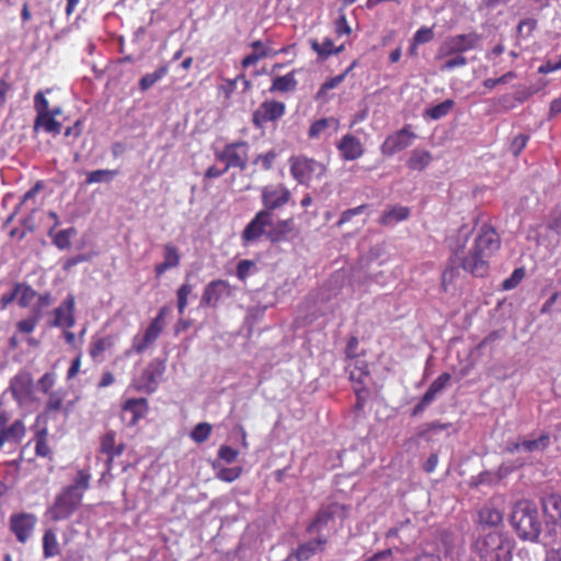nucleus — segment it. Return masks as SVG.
I'll return each mask as SVG.
<instances>
[{"label": "nucleus", "mask_w": 561, "mask_h": 561, "mask_svg": "<svg viewBox=\"0 0 561 561\" xmlns=\"http://www.w3.org/2000/svg\"><path fill=\"white\" fill-rule=\"evenodd\" d=\"M33 442L35 443V454L37 457L53 458V450L48 445V432L46 428L38 430L33 437Z\"/></svg>", "instance_id": "obj_37"}, {"label": "nucleus", "mask_w": 561, "mask_h": 561, "mask_svg": "<svg viewBox=\"0 0 561 561\" xmlns=\"http://www.w3.org/2000/svg\"><path fill=\"white\" fill-rule=\"evenodd\" d=\"M455 105V102L450 99H447L443 101L442 103L428 108L426 111V115L430 116L432 119H440L449 114V112L453 110Z\"/></svg>", "instance_id": "obj_44"}, {"label": "nucleus", "mask_w": 561, "mask_h": 561, "mask_svg": "<svg viewBox=\"0 0 561 561\" xmlns=\"http://www.w3.org/2000/svg\"><path fill=\"white\" fill-rule=\"evenodd\" d=\"M149 405L148 401L145 398L138 399H128L123 404V411L125 413H130L131 417L128 421L129 425H135L146 416L148 412Z\"/></svg>", "instance_id": "obj_26"}, {"label": "nucleus", "mask_w": 561, "mask_h": 561, "mask_svg": "<svg viewBox=\"0 0 561 561\" xmlns=\"http://www.w3.org/2000/svg\"><path fill=\"white\" fill-rule=\"evenodd\" d=\"M289 172L299 184L310 186L313 182L322 180L327 173V167L313 158L297 154L289 158Z\"/></svg>", "instance_id": "obj_4"}, {"label": "nucleus", "mask_w": 561, "mask_h": 561, "mask_svg": "<svg viewBox=\"0 0 561 561\" xmlns=\"http://www.w3.org/2000/svg\"><path fill=\"white\" fill-rule=\"evenodd\" d=\"M537 92L538 89H534L533 87H518L515 91L514 99L522 104Z\"/></svg>", "instance_id": "obj_63"}, {"label": "nucleus", "mask_w": 561, "mask_h": 561, "mask_svg": "<svg viewBox=\"0 0 561 561\" xmlns=\"http://www.w3.org/2000/svg\"><path fill=\"white\" fill-rule=\"evenodd\" d=\"M211 433V425L208 423L197 424L191 432V438L196 443H204L208 439Z\"/></svg>", "instance_id": "obj_49"}, {"label": "nucleus", "mask_w": 561, "mask_h": 561, "mask_svg": "<svg viewBox=\"0 0 561 561\" xmlns=\"http://www.w3.org/2000/svg\"><path fill=\"white\" fill-rule=\"evenodd\" d=\"M115 337L111 334L104 336H93L89 345V355L93 360H99L104 352L113 348Z\"/></svg>", "instance_id": "obj_31"}, {"label": "nucleus", "mask_w": 561, "mask_h": 561, "mask_svg": "<svg viewBox=\"0 0 561 561\" xmlns=\"http://www.w3.org/2000/svg\"><path fill=\"white\" fill-rule=\"evenodd\" d=\"M279 51H272V50L253 51L242 59V62H241L242 67L248 68L250 66H254L257 64L259 60H261L267 56H271V55H277Z\"/></svg>", "instance_id": "obj_51"}, {"label": "nucleus", "mask_w": 561, "mask_h": 561, "mask_svg": "<svg viewBox=\"0 0 561 561\" xmlns=\"http://www.w3.org/2000/svg\"><path fill=\"white\" fill-rule=\"evenodd\" d=\"M433 38V30L431 27L422 26L414 33L412 41L414 42L415 45H422L430 43Z\"/></svg>", "instance_id": "obj_55"}, {"label": "nucleus", "mask_w": 561, "mask_h": 561, "mask_svg": "<svg viewBox=\"0 0 561 561\" xmlns=\"http://www.w3.org/2000/svg\"><path fill=\"white\" fill-rule=\"evenodd\" d=\"M336 148L343 160L354 161L364 154V147L360 140L352 134L344 135L336 144Z\"/></svg>", "instance_id": "obj_21"}, {"label": "nucleus", "mask_w": 561, "mask_h": 561, "mask_svg": "<svg viewBox=\"0 0 561 561\" xmlns=\"http://www.w3.org/2000/svg\"><path fill=\"white\" fill-rule=\"evenodd\" d=\"M433 161L432 153L426 149L415 148L410 152L407 167L411 171H424Z\"/></svg>", "instance_id": "obj_28"}, {"label": "nucleus", "mask_w": 561, "mask_h": 561, "mask_svg": "<svg viewBox=\"0 0 561 561\" xmlns=\"http://www.w3.org/2000/svg\"><path fill=\"white\" fill-rule=\"evenodd\" d=\"M479 522L481 525L496 527L503 522V513L493 506L485 505L479 511Z\"/></svg>", "instance_id": "obj_36"}, {"label": "nucleus", "mask_w": 561, "mask_h": 561, "mask_svg": "<svg viewBox=\"0 0 561 561\" xmlns=\"http://www.w3.org/2000/svg\"><path fill=\"white\" fill-rule=\"evenodd\" d=\"M26 435V426L23 420L13 421L10 425L0 426V450L5 443L20 444Z\"/></svg>", "instance_id": "obj_23"}, {"label": "nucleus", "mask_w": 561, "mask_h": 561, "mask_svg": "<svg viewBox=\"0 0 561 561\" xmlns=\"http://www.w3.org/2000/svg\"><path fill=\"white\" fill-rule=\"evenodd\" d=\"M76 299L72 294H69L65 300L54 310V320L50 327L71 329L76 324Z\"/></svg>", "instance_id": "obj_19"}, {"label": "nucleus", "mask_w": 561, "mask_h": 561, "mask_svg": "<svg viewBox=\"0 0 561 561\" xmlns=\"http://www.w3.org/2000/svg\"><path fill=\"white\" fill-rule=\"evenodd\" d=\"M524 276H525V270L523 267L515 268L513 271L512 275L503 282V284H502L503 289L510 290V289L515 288L522 282Z\"/></svg>", "instance_id": "obj_53"}, {"label": "nucleus", "mask_w": 561, "mask_h": 561, "mask_svg": "<svg viewBox=\"0 0 561 561\" xmlns=\"http://www.w3.org/2000/svg\"><path fill=\"white\" fill-rule=\"evenodd\" d=\"M310 46L321 60H325L332 55H337L344 49L343 44L335 47L331 38H324L322 43H319L317 39H311Z\"/></svg>", "instance_id": "obj_33"}, {"label": "nucleus", "mask_w": 561, "mask_h": 561, "mask_svg": "<svg viewBox=\"0 0 561 561\" xmlns=\"http://www.w3.org/2000/svg\"><path fill=\"white\" fill-rule=\"evenodd\" d=\"M462 55L463 50L460 47L456 36H448L439 46L437 51V58H447L454 55Z\"/></svg>", "instance_id": "obj_38"}, {"label": "nucleus", "mask_w": 561, "mask_h": 561, "mask_svg": "<svg viewBox=\"0 0 561 561\" xmlns=\"http://www.w3.org/2000/svg\"><path fill=\"white\" fill-rule=\"evenodd\" d=\"M368 205L367 204H362L357 207H354V208H350V209H346L344 210L341 216H340V219L336 221L335 226L341 228L343 225L352 221V219L355 217V216H358V215H362L364 214V211L367 209Z\"/></svg>", "instance_id": "obj_48"}, {"label": "nucleus", "mask_w": 561, "mask_h": 561, "mask_svg": "<svg viewBox=\"0 0 561 561\" xmlns=\"http://www.w3.org/2000/svg\"><path fill=\"white\" fill-rule=\"evenodd\" d=\"M239 451L228 445H221L218 450V457L227 463H232L237 460Z\"/></svg>", "instance_id": "obj_58"}, {"label": "nucleus", "mask_w": 561, "mask_h": 561, "mask_svg": "<svg viewBox=\"0 0 561 561\" xmlns=\"http://www.w3.org/2000/svg\"><path fill=\"white\" fill-rule=\"evenodd\" d=\"M53 301L54 298L49 291L42 293L35 301L31 314L16 322V333L22 335L32 334L43 318V310L51 306Z\"/></svg>", "instance_id": "obj_10"}, {"label": "nucleus", "mask_w": 561, "mask_h": 561, "mask_svg": "<svg viewBox=\"0 0 561 561\" xmlns=\"http://www.w3.org/2000/svg\"><path fill=\"white\" fill-rule=\"evenodd\" d=\"M348 507L339 502H331L318 510L314 517L308 524L306 531L309 535H323L322 531L335 518L344 520L347 517Z\"/></svg>", "instance_id": "obj_6"}, {"label": "nucleus", "mask_w": 561, "mask_h": 561, "mask_svg": "<svg viewBox=\"0 0 561 561\" xmlns=\"http://www.w3.org/2000/svg\"><path fill=\"white\" fill-rule=\"evenodd\" d=\"M295 230V222L293 218L278 220L276 224H272L268 232L266 233V239L272 243H278L282 241H286L288 234Z\"/></svg>", "instance_id": "obj_25"}, {"label": "nucleus", "mask_w": 561, "mask_h": 561, "mask_svg": "<svg viewBox=\"0 0 561 561\" xmlns=\"http://www.w3.org/2000/svg\"><path fill=\"white\" fill-rule=\"evenodd\" d=\"M410 208L407 206L396 205L390 207L389 209L385 210L380 218L379 224L381 226H391L396 222H401L407 220L410 217Z\"/></svg>", "instance_id": "obj_30"}, {"label": "nucleus", "mask_w": 561, "mask_h": 561, "mask_svg": "<svg viewBox=\"0 0 561 561\" xmlns=\"http://www.w3.org/2000/svg\"><path fill=\"white\" fill-rule=\"evenodd\" d=\"M277 157L278 153L275 150H268L257 154L253 160V164H260L264 171H268L273 168Z\"/></svg>", "instance_id": "obj_46"}, {"label": "nucleus", "mask_w": 561, "mask_h": 561, "mask_svg": "<svg viewBox=\"0 0 561 561\" xmlns=\"http://www.w3.org/2000/svg\"><path fill=\"white\" fill-rule=\"evenodd\" d=\"M328 127H329L328 118L318 119L310 125L308 135L310 138H318Z\"/></svg>", "instance_id": "obj_61"}, {"label": "nucleus", "mask_w": 561, "mask_h": 561, "mask_svg": "<svg viewBox=\"0 0 561 561\" xmlns=\"http://www.w3.org/2000/svg\"><path fill=\"white\" fill-rule=\"evenodd\" d=\"M169 313V307L163 306L159 309L157 316L151 319L141 336L136 335L133 340V350L137 354L144 353L159 339L165 327V318Z\"/></svg>", "instance_id": "obj_7"}, {"label": "nucleus", "mask_w": 561, "mask_h": 561, "mask_svg": "<svg viewBox=\"0 0 561 561\" xmlns=\"http://www.w3.org/2000/svg\"><path fill=\"white\" fill-rule=\"evenodd\" d=\"M34 388L32 374L27 370L19 371L11 380L9 390L13 399L23 402L31 397Z\"/></svg>", "instance_id": "obj_20"}, {"label": "nucleus", "mask_w": 561, "mask_h": 561, "mask_svg": "<svg viewBox=\"0 0 561 561\" xmlns=\"http://www.w3.org/2000/svg\"><path fill=\"white\" fill-rule=\"evenodd\" d=\"M542 511L546 517L553 524L561 520V495L551 493L542 497Z\"/></svg>", "instance_id": "obj_27"}, {"label": "nucleus", "mask_w": 561, "mask_h": 561, "mask_svg": "<svg viewBox=\"0 0 561 561\" xmlns=\"http://www.w3.org/2000/svg\"><path fill=\"white\" fill-rule=\"evenodd\" d=\"M503 536L499 531H490L480 536L474 542V549L482 559L494 560L499 558L497 551L503 548Z\"/></svg>", "instance_id": "obj_18"}, {"label": "nucleus", "mask_w": 561, "mask_h": 561, "mask_svg": "<svg viewBox=\"0 0 561 561\" xmlns=\"http://www.w3.org/2000/svg\"><path fill=\"white\" fill-rule=\"evenodd\" d=\"M500 247L501 240L495 229L490 225H483L468 253L461 259L460 266L476 277H483L489 273L490 259Z\"/></svg>", "instance_id": "obj_1"}, {"label": "nucleus", "mask_w": 561, "mask_h": 561, "mask_svg": "<svg viewBox=\"0 0 561 561\" xmlns=\"http://www.w3.org/2000/svg\"><path fill=\"white\" fill-rule=\"evenodd\" d=\"M34 110L36 117L33 125V130L38 131L43 129L47 134L58 135L61 133V123L48 113V100L43 91H38L34 95Z\"/></svg>", "instance_id": "obj_9"}, {"label": "nucleus", "mask_w": 561, "mask_h": 561, "mask_svg": "<svg viewBox=\"0 0 561 561\" xmlns=\"http://www.w3.org/2000/svg\"><path fill=\"white\" fill-rule=\"evenodd\" d=\"M126 445L124 442H116V433L107 431L100 438L99 454L105 455V468L110 472L113 469L114 460L116 457L123 455Z\"/></svg>", "instance_id": "obj_17"}, {"label": "nucleus", "mask_w": 561, "mask_h": 561, "mask_svg": "<svg viewBox=\"0 0 561 561\" xmlns=\"http://www.w3.org/2000/svg\"><path fill=\"white\" fill-rule=\"evenodd\" d=\"M511 524L522 540L535 541L541 533L537 507L528 501H520L514 506Z\"/></svg>", "instance_id": "obj_3"}, {"label": "nucleus", "mask_w": 561, "mask_h": 561, "mask_svg": "<svg viewBox=\"0 0 561 561\" xmlns=\"http://www.w3.org/2000/svg\"><path fill=\"white\" fill-rule=\"evenodd\" d=\"M329 538L325 535H316V537L307 542L300 543L293 552V557L297 561H307L319 551H323Z\"/></svg>", "instance_id": "obj_22"}, {"label": "nucleus", "mask_w": 561, "mask_h": 561, "mask_svg": "<svg viewBox=\"0 0 561 561\" xmlns=\"http://www.w3.org/2000/svg\"><path fill=\"white\" fill-rule=\"evenodd\" d=\"M168 73V67L161 66L157 70L151 73L145 75L139 80V88L141 91H147L151 87H153L159 80H161Z\"/></svg>", "instance_id": "obj_39"}, {"label": "nucleus", "mask_w": 561, "mask_h": 561, "mask_svg": "<svg viewBox=\"0 0 561 561\" xmlns=\"http://www.w3.org/2000/svg\"><path fill=\"white\" fill-rule=\"evenodd\" d=\"M231 295L232 287L228 280H211L204 287L201 307L217 308L222 299L229 298Z\"/></svg>", "instance_id": "obj_14"}, {"label": "nucleus", "mask_w": 561, "mask_h": 561, "mask_svg": "<svg viewBox=\"0 0 561 561\" xmlns=\"http://www.w3.org/2000/svg\"><path fill=\"white\" fill-rule=\"evenodd\" d=\"M344 79H345V73H342V75L335 76V77L330 78L329 80H327L320 87V89H319V91L317 93V98L318 99L323 98L329 90H332V89L336 88L340 83L343 82Z\"/></svg>", "instance_id": "obj_56"}, {"label": "nucleus", "mask_w": 561, "mask_h": 561, "mask_svg": "<svg viewBox=\"0 0 561 561\" xmlns=\"http://www.w3.org/2000/svg\"><path fill=\"white\" fill-rule=\"evenodd\" d=\"M193 293V285L188 282L183 283L176 290V306L179 314L182 316L188 305V297Z\"/></svg>", "instance_id": "obj_41"}, {"label": "nucleus", "mask_w": 561, "mask_h": 561, "mask_svg": "<svg viewBox=\"0 0 561 561\" xmlns=\"http://www.w3.org/2000/svg\"><path fill=\"white\" fill-rule=\"evenodd\" d=\"M291 198L290 191L283 183L268 184L261 188L262 210H267L268 215L276 209L284 207Z\"/></svg>", "instance_id": "obj_11"}, {"label": "nucleus", "mask_w": 561, "mask_h": 561, "mask_svg": "<svg viewBox=\"0 0 561 561\" xmlns=\"http://www.w3.org/2000/svg\"><path fill=\"white\" fill-rule=\"evenodd\" d=\"M537 27V20L527 18L522 20L517 25V34L520 36L528 37L531 35L534 30Z\"/></svg>", "instance_id": "obj_57"}, {"label": "nucleus", "mask_w": 561, "mask_h": 561, "mask_svg": "<svg viewBox=\"0 0 561 561\" xmlns=\"http://www.w3.org/2000/svg\"><path fill=\"white\" fill-rule=\"evenodd\" d=\"M72 233L73 229L71 228L58 231L54 237V244L60 250L68 249L71 244L70 238Z\"/></svg>", "instance_id": "obj_52"}, {"label": "nucleus", "mask_w": 561, "mask_h": 561, "mask_svg": "<svg viewBox=\"0 0 561 561\" xmlns=\"http://www.w3.org/2000/svg\"><path fill=\"white\" fill-rule=\"evenodd\" d=\"M451 376L449 373L440 374L428 387L426 394L431 400H435L436 396L443 391L446 386L449 383Z\"/></svg>", "instance_id": "obj_42"}, {"label": "nucleus", "mask_w": 561, "mask_h": 561, "mask_svg": "<svg viewBox=\"0 0 561 561\" xmlns=\"http://www.w3.org/2000/svg\"><path fill=\"white\" fill-rule=\"evenodd\" d=\"M44 188L43 181H37L21 198L19 205L16 206V210L21 208H25L31 214L35 213L37 209V201L36 197L38 193Z\"/></svg>", "instance_id": "obj_35"}, {"label": "nucleus", "mask_w": 561, "mask_h": 561, "mask_svg": "<svg viewBox=\"0 0 561 561\" xmlns=\"http://www.w3.org/2000/svg\"><path fill=\"white\" fill-rule=\"evenodd\" d=\"M334 31L337 36H344L351 34V26L348 25L345 14H340L334 22Z\"/></svg>", "instance_id": "obj_62"}, {"label": "nucleus", "mask_w": 561, "mask_h": 561, "mask_svg": "<svg viewBox=\"0 0 561 561\" xmlns=\"http://www.w3.org/2000/svg\"><path fill=\"white\" fill-rule=\"evenodd\" d=\"M163 262L154 266L157 278H160L168 270L178 267L180 265L181 256L179 250L172 243H167L163 247Z\"/></svg>", "instance_id": "obj_24"}, {"label": "nucleus", "mask_w": 561, "mask_h": 561, "mask_svg": "<svg viewBox=\"0 0 561 561\" xmlns=\"http://www.w3.org/2000/svg\"><path fill=\"white\" fill-rule=\"evenodd\" d=\"M416 137V134L412 130V125L407 124L401 129L386 137L380 146V152L383 156L391 157L410 147Z\"/></svg>", "instance_id": "obj_12"}, {"label": "nucleus", "mask_w": 561, "mask_h": 561, "mask_svg": "<svg viewBox=\"0 0 561 561\" xmlns=\"http://www.w3.org/2000/svg\"><path fill=\"white\" fill-rule=\"evenodd\" d=\"M516 78V73L514 71H508L506 73H504L503 76H501L500 78H496V79H493V78H489V79H485L483 81V85L486 88V89H493L495 88L497 84H505L507 83L510 80Z\"/></svg>", "instance_id": "obj_60"}, {"label": "nucleus", "mask_w": 561, "mask_h": 561, "mask_svg": "<svg viewBox=\"0 0 561 561\" xmlns=\"http://www.w3.org/2000/svg\"><path fill=\"white\" fill-rule=\"evenodd\" d=\"M522 445L523 449L528 453L543 451L550 445V435L543 433L536 439H524L522 442Z\"/></svg>", "instance_id": "obj_40"}, {"label": "nucleus", "mask_w": 561, "mask_h": 561, "mask_svg": "<svg viewBox=\"0 0 561 561\" xmlns=\"http://www.w3.org/2000/svg\"><path fill=\"white\" fill-rule=\"evenodd\" d=\"M43 558L50 559L61 553L57 533L54 528H47L42 537Z\"/></svg>", "instance_id": "obj_29"}, {"label": "nucleus", "mask_w": 561, "mask_h": 561, "mask_svg": "<svg viewBox=\"0 0 561 561\" xmlns=\"http://www.w3.org/2000/svg\"><path fill=\"white\" fill-rule=\"evenodd\" d=\"M468 64L467 58L463 55H454L449 56V58L442 65V71H450L455 68L465 67Z\"/></svg>", "instance_id": "obj_54"}, {"label": "nucleus", "mask_w": 561, "mask_h": 561, "mask_svg": "<svg viewBox=\"0 0 561 561\" xmlns=\"http://www.w3.org/2000/svg\"><path fill=\"white\" fill-rule=\"evenodd\" d=\"M38 518L36 514L18 511L9 516L8 528L19 543H26L34 535Z\"/></svg>", "instance_id": "obj_8"}, {"label": "nucleus", "mask_w": 561, "mask_h": 561, "mask_svg": "<svg viewBox=\"0 0 561 561\" xmlns=\"http://www.w3.org/2000/svg\"><path fill=\"white\" fill-rule=\"evenodd\" d=\"M455 36H456L457 41L459 42L460 47L462 48L463 53L476 48L480 41V36L474 32L469 33V34H458Z\"/></svg>", "instance_id": "obj_47"}, {"label": "nucleus", "mask_w": 561, "mask_h": 561, "mask_svg": "<svg viewBox=\"0 0 561 561\" xmlns=\"http://www.w3.org/2000/svg\"><path fill=\"white\" fill-rule=\"evenodd\" d=\"M272 224V215H268L267 210H259L241 232L242 244L249 245L260 240L262 237H266L268 232L267 228H270Z\"/></svg>", "instance_id": "obj_13"}, {"label": "nucleus", "mask_w": 561, "mask_h": 561, "mask_svg": "<svg viewBox=\"0 0 561 561\" xmlns=\"http://www.w3.org/2000/svg\"><path fill=\"white\" fill-rule=\"evenodd\" d=\"M118 174L117 170L100 169L87 174L85 184L108 182Z\"/></svg>", "instance_id": "obj_43"}, {"label": "nucleus", "mask_w": 561, "mask_h": 561, "mask_svg": "<svg viewBox=\"0 0 561 561\" xmlns=\"http://www.w3.org/2000/svg\"><path fill=\"white\" fill-rule=\"evenodd\" d=\"M255 266L254 262L251 260H241L237 264V276L239 279L244 280L249 274L250 271Z\"/></svg>", "instance_id": "obj_64"}, {"label": "nucleus", "mask_w": 561, "mask_h": 561, "mask_svg": "<svg viewBox=\"0 0 561 561\" xmlns=\"http://www.w3.org/2000/svg\"><path fill=\"white\" fill-rule=\"evenodd\" d=\"M286 105L275 100H266L252 114V123L256 128H263L270 122H276L285 114Z\"/></svg>", "instance_id": "obj_15"}, {"label": "nucleus", "mask_w": 561, "mask_h": 561, "mask_svg": "<svg viewBox=\"0 0 561 561\" xmlns=\"http://www.w3.org/2000/svg\"><path fill=\"white\" fill-rule=\"evenodd\" d=\"M90 471L80 469L73 483L64 486L47 508L46 514L49 519L55 523L69 519L81 506L84 492L90 488Z\"/></svg>", "instance_id": "obj_2"}, {"label": "nucleus", "mask_w": 561, "mask_h": 561, "mask_svg": "<svg viewBox=\"0 0 561 561\" xmlns=\"http://www.w3.org/2000/svg\"><path fill=\"white\" fill-rule=\"evenodd\" d=\"M48 394V399L46 401L45 411L47 413L58 412L62 408L65 393L60 390L51 391Z\"/></svg>", "instance_id": "obj_45"}, {"label": "nucleus", "mask_w": 561, "mask_h": 561, "mask_svg": "<svg viewBox=\"0 0 561 561\" xmlns=\"http://www.w3.org/2000/svg\"><path fill=\"white\" fill-rule=\"evenodd\" d=\"M249 150L248 141L238 140L229 142L222 149L215 151V158L217 161L225 163L226 170L234 168L244 171L248 168Z\"/></svg>", "instance_id": "obj_5"}, {"label": "nucleus", "mask_w": 561, "mask_h": 561, "mask_svg": "<svg viewBox=\"0 0 561 561\" xmlns=\"http://www.w3.org/2000/svg\"><path fill=\"white\" fill-rule=\"evenodd\" d=\"M16 300L20 308H28L31 304L38 299V294L30 284L26 282H16Z\"/></svg>", "instance_id": "obj_32"}, {"label": "nucleus", "mask_w": 561, "mask_h": 561, "mask_svg": "<svg viewBox=\"0 0 561 561\" xmlns=\"http://www.w3.org/2000/svg\"><path fill=\"white\" fill-rule=\"evenodd\" d=\"M165 371V362L160 358H153L144 369L137 388L148 393L156 391L160 379Z\"/></svg>", "instance_id": "obj_16"}, {"label": "nucleus", "mask_w": 561, "mask_h": 561, "mask_svg": "<svg viewBox=\"0 0 561 561\" xmlns=\"http://www.w3.org/2000/svg\"><path fill=\"white\" fill-rule=\"evenodd\" d=\"M296 70H293L285 76L275 77L270 87V92L286 93L296 90L298 84L296 80Z\"/></svg>", "instance_id": "obj_34"}, {"label": "nucleus", "mask_w": 561, "mask_h": 561, "mask_svg": "<svg viewBox=\"0 0 561 561\" xmlns=\"http://www.w3.org/2000/svg\"><path fill=\"white\" fill-rule=\"evenodd\" d=\"M242 467L221 468L216 472L217 479L224 482H233L242 474Z\"/></svg>", "instance_id": "obj_50"}, {"label": "nucleus", "mask_w": 561, "mask_h": 561, "mask_svg": "<svg viewBox=\"0 0 561 561\" xmlns=\"http://www.w3.org/2000/svg\"><path fill=\"white\" fill-rule=\"evenodd\" d=\"M529 140V136L526 134H519L511 142L510 150L514 156H518L526 147Z\"/></svg>", "instance_id": "obj_59"}]
</instances>
